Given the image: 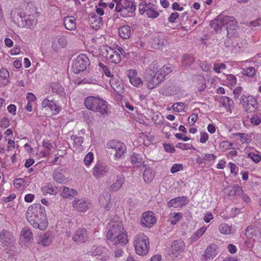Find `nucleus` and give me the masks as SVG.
Wrapping results in <instances>:
<instances>
[{"instance_id":"20","label":"nucleus","mask_w":261,"mask_h":261,"mask_svg":"<svg viewBox=\"0 0 261 261\" xmlns=\"http://www.w3.org/2000/svg\"><path fill=\"white\" fill-rule=\"evenodd\" d=\"M71 139L73 141V149L75 152L80 153L83 150V146L82 144L84 142L83 137H76L75 136H71Z\"/></svg>"},{"instance_id":"29","label":"nucleus","mask_w":261,"mask_h":261,"mask_svg":"<svg viewBox=\"0 0 261 261\" xmlns=\"http://www.w3.org/2000/svg\"><path fill=\"white\" fill-rule=\"evenodd\" d=\"M225 191L230 196H238L243 193L242 188L238 185L233 186H228L225 188Z\"/></svg>"},{"instance_id":"44","label":"nucleus","mask_w":261,"mask_h":261,"mask_svg":"<svg viewBox=\"0 0 261 261\" xmlns=\"http://www.w3.org/2000/svg\"><path fill=\"white\" fill-rule=\"evenodd\" d=\"M154 178V173L151 169H146L143 173V178L145 182H149Z\"/></svg>"},{"instance_id":"51","label":"nucleus","mask_w":261,"mask_h":261,"mask_svg":"<svg viewBox=\"0 0 261 261\" xmlns=\"http://www.w3.org/2000/svg\"><path fill=\"white\" fill-rule=\"evenodd\" d=\"M53 176L54 180L59 183H62L65 179V176L58 171H54Z\"/></svg>"},{"instance_id":"23","label":"nucleus","mask_w":261,"mask_h":261,"mask_svg":"<svg viewBox=\"0 0 261 261\" xmlns=\"http://www.w3.org/2000/svg\"><path fill=\"white\" fill-rule=\"evenodd\" d=\"M137 71L135 69L128 70V77L130 83L134 86L138 87L142 83V80L137 76Z\"/></svg>"},{"instance_id":"8","label":"nucleus","mask_w":261,"mask_h":261,"mask_svg":"<svg viewBox=\"0 0 261 261\" xmlns=\"http://www.w3.org/2000/svg\"><path fill=\"white\" fill-rule=\"evenodd\" d=\"M110 228L107 234V238L109 240L114 239L124 230L123 225L121 221H117L110 223Z\"/></svg>"},{"instance_id":"9","label":"nucleus","mask_w":261,"mask_h":261,"mask_svg":"<svg viewBox=\"0 0 261 261\" xmlns=\"http://www.w3.org/2000/svg\"><path fill=\"white\" fill-rule=\"evenodd\" d=\"M241 102L242 103L244 109L248 113L254 112L257 107L256 99L251 95L248 96L242 95Z\"/></svg>"},{"instance_id":"64","label":"nucleus","mask_w":261,"mask_h":261,"mask_svg":"<svg viewBox=\"0 0 261 261\" xmlns=\"http://www.w3.org/2000/svg\"><path fill=\"white\" fill-rule=\"evenodd\" d=\"M200 135V142L201 143H205L208 140L209 138L208 134L204 132H201Z\"/></svg>"},{"instance_id":"22","label":"nucleus","mask_w":261,"mask_h":261,"mask_svg":"<svg viewBox=\"0 0 261 261\" xmlns=\"http://www.w3.org/2000/svg\"><path fill=\"white\" fill-rule=\"evenodd\" d=\"M187 197H178L170 200L168 202L169 207H181L187 203Z\"/></svg>"},{"instance_id":"19","label":"nucleus","mask_w":261,"mask_h":261,"mask_svg":"<svg viewBox=\"0 0 261 261\" xmlns=\"http://www.w3.org/2000/svg\"><path fill=\"white\" fill-rule=\"evenodd\" d=\"M67 45L66 38L63 35H58L53 42L52 47L54 50H57L59 48L64 47Z\"/></svg>"},{"instance_id":"38","label":"nucleus","mask_w":261,"mask_h":261,"mask_svg":"<svg viewBox=\"0 0 261 261\" xmlns=\"http://www.w3.org/2000/svg\"><path fill=\"white\" fill-rule=\"evenodd\" d=\"M171 71L170 67L163 66L155 71V74L157 76L162 77V81H163L165 76Z\"/></svg>"},{"instance_id":"42","label":"nucleus","mask_w":261,"mask_h":261,"mask_svg":"<svg viewBox=\"0 0 261 261\" xmlns=\"http://www.w3.org/2000/svg\"><path fill=\"white\" fill-rule=\"evenodd\" d=\"M257 234V229L256 227L249 226L245 231V235L248 238H253Z\"/></svg>"},{"instance_id":"53","label":"nucleus","mask_w":261,"mask_h":261,"mask_svg":"<svg viewBox=\"0 0 261 261\" xmlns=\"http://www.w3.org/2000/svg\"><path fill=\"white\" fill-rule=\"evenodd\" d=\"M21 235L24 238L28 239V240H30L33 238V234L31 230L27 227H24L22 229Z\"/></svg>"},{"instance_id":"43","label":"nucleus","mask_w":261,"mask_h":261,"mask_svg":"<svg viewBox=\"0 0 261 261\" xmlns=\"http://www.w3.org/2000/svg\"><path fill=\"white\" fill-rule=\"evenodd\" d=\"M131 162L137 166H140L144 163V161L140 154L134 153L131 156Z\"/></svg>"},{"instance_id":"15","label":"nucleus","mask_w":261,"mask_h":261,"mask_svg":"<svg viewBox=\"0 0 261 261\" xmlns=\"http://www.w3.org/2000/svg\"><path fill=\"white\" fill-rule=\"evenodd\" d=\"M88 238V233L87 230L84 228H79L75 232L72 236V240L76 242L83 243Z\"/></svg>"},{"instance_id":"55","label":"nucleus","mask_w":261,"mask_h":261,"mask_svg":"<svg viewBox=\"0 0 261 261\" xmlns=\"http://www.w3.org/2000/svg\"><path fill=\"white\" fill-rule=\"evenodd\" d=\"M152 120L154 121V123L160 125L163 123V117L162 116L161 114L156 113L152 117Z\"/></svg>"},{"instance_id":"11","label":"nucleus","mask_w":261,"mask_h":261,"mask_svg":"<svg viewBox=\"0 0 261 261\" xmlns=\"http://www.w3.org/2000/svg\"><path fill=\"white\" fill-rule=\"evenodd\" d=\"M156 219L152 212L147 211L143 213L141 219L142 226L150 228L155 223Z\"/></svg>"},{"instance_id":"49","label":"nucleus","mask_w":261,"mask_h":261,"mask_svg":"<svg viewBox=\"0 0 261 261\" xmlns=\"http://www.w3.org/2000/svg\"><path fill=\"white\" fill-rule=\"evenodd\" d=\"M233 143L227 141H222L219 145V148L223 151H225L228 149L233 148L232 147Z\"/></svg>"},{"instance_id":"17","label":"nucleus","mask_w":261,"mask_h":261,"mask_svg":"<svg viewBox=\"0 0 261 261\" xmlns=\"http://www.w3.org/2000/svg\"><path fill=\"white\" fill-rule=\"evenodd\" d=\"M218 247L215 244H210L205 249L204 254L202 255V259L207 260L212 259L217 254Z\"/></svg>"},{"instance_id":"32","label":"nucleus","mask_w":261,"mask_h":261,"mask_svg":"<svg viewBox=\"0 0 261 261\" xmlns=\"http://www.w3.org/2000/svg\"><path fill=\"white\" fill-rule=\"evenodd\" d=\"M113 50L114 49L109 46H103L100 48V54L106 60L109 61L111 55L113 53Z\"/></svg>"},{"instance_id":"30","label":"nucleus","mask_w":261,"mask_h":261,"mask_svg":"<svg viewBox=\"0 0 261 261\" xmlns=\"http://www.w3.org/2000/svg\"><path fill=\"white\" fill-rule=\"evenodd\" d=\"M52 242V236L50 232H46L40 236V240L38 241V243L43 246H48Z\"/></svg>"},{"instance_id":"56","label":"nucleus","mask_w":261,"mask_h":261,"mask_svg":"<svg viewBox=\"0 0 261 261\" xmlns=\"http://www.w3.org/2000/svg\"><path fill=\"white\" fill-rule=\"evenodd\" d=\"M146 15L148 16V17L152 18H155L159 16V13L156 11V8L155 7V6L154 5L153 7L150 9V10H149Z\"/></svg>"},{"instance_id":"26","label":"nucleus","mask_w":261,"mask_h":261,"mask_svg":"<svg viewBox=\"0 0 261 261\" xmlns=\"http://www.w3.org/2000/svg\"><path fill=\"white\" fill-rule=\"evenodd\" d=\"M89 22L91 27L95 30L98 29L102 24L101 17L96 15H93L90 17Z\"/></svg>"},{"instance_id":"25","label":"nucleus","mask_w":261,"mask_h":261,"mask_svg":"<svg viewBox=\"0 0 261 261\" xmlns=\"http://www.w3.org/2000/svg\"><path fill=\"white\" fill-rule=\"evenodd\" d=\"M116 237L114 239H110L115 245H124L128 242L127 233L125 231L121 232L118 235H116Z\"/></svg>"},{"instance_id":"12","label":"nucleus","mask_w":261,"mask_h":261,"mask_svg":"<svg viewBox=\"0 0 261 261\" xmlns=\"http://www.w3.org/2000/svg\"><path fill=\"white\" fill-rule=\"evenodd\" d=\"M148 72L147 74L145 76V81L147 82V87L148 89H152L155 88L162 81V77L157 76L154 74L152 75L154 73L153 70H150Z\"/></svg>"},{"instance_id":"2","label":"nucleus","mask_w":261,"mask_h":261,"mask_svg":"<svg viewBox=\"0 0 261 261\" xmlns=\"http://www.w3.org/2000/svg\"><path fill=\"white\" fill-rule=\"evenodd\" d=\"M85 107L94 112L101 115L108 113V102L99 98L94 96L87 97L84 100Z\"/></svg>"},{"instance_id":"28","label":"nucleus","mask_w":261,"mask_h":261,"mask_svg":"<svg viewBox=\"0 0 261 261\" xmlns=\"http://www.w3.org/2000/svg\"><path fill=\"white\" fill-rule=\"evenodd\" d=\"M118 33L121 38L127 39L130 37L132 34L130 27L126 25L121 26L119 29Z\"/></svg>"},{"instance_id":"40","label":"nucleus","mask_w":261,"mask_h":261,"mask_svg":"<svg viewBox=\"0 0 261 261\" xmlns=\"http://www.w3.org/2000/svg\"><path fill=\"white\" fill-rule=\"evenodd\" d=\"M247 46V42L245 40L239 39L234 45V48L237 52L243 51Z\"/></svg>"},{"instance_id":"54","label":"nucleus","mask_w":261,"mask_h":261,"mask_svg":"<svg viewBox=\"0 0 261 261\" xmlns=\"http://www.w3.org/2000/svg\"><path fill=\"white\" fill-rule=\"evenodd\" d=\"M94 155L93 153L90 152L84 158V162L85 165L88 167L92 163L93 161Z\"/></svg>"},{"instance_id":"46","label":"nucleus","mask_w":261,"mask_h":261,"mask_svg":"<svg viewBox=\"0 0 261 261\" xmlns=\"http://www.w3.org/2000/svg\"><path fill=\"white\" fill-rule=\"evenodd\" d=\"M237 23L235 24L234 26L227 25L226 27V29L227 32V37L231 38L235 37L237 34V31L236 30Z\"/></svg>"},{"instance_id":"27","label":"nucleus","mask_w":261,"mask_h":261,"mask_svg":"<svg viewBox=\"0 0 261 261\" xmlns=\"http://www.w3.org/2000/svg\"><path fill=\"white\" fill-rule=\"evenodd\" d=\"M9 72L5 68L0 69V86H6L9 83Z\"/></svg>"},{"instance_id":"7","label":"nucleus","mask_w":261,"mask_h":261,"mask_svg":"<svg viewBox=\"0 0 261 261\" xmlns=\"http://www.w3.org/2000/svg\"><path fill=\"white\" fill-rule=\"evenodd\" d=\"M109 171V167L106 163L98 161L93 167L92 173L95 178L99 179L107 175Z\"/></svg>"},{"instance_id":"61","label":"nucleus","mask_w":261,"mask_h":261,"mask_svg":"<svg viewBox=\"0 0 261 261\" xmlns=\"http://www.w3.org/2000/svg\"><path fill=\"white\" fill-rule=\"evenodd\" d=\"M14 185L17 189L23 187L24 185V180L22 178H18L14 180Z\"/></svg>"},{"instance_id":"24","label":"nucleus","mask_w":261,"mask_h":261,"mask_svg":"<svg viewBox=\"0 0 261 261\" xmlns=\"http://www.w3.org/2000/svg\"><path fill=\"white\" fill-rule=\"evenodd\" d=\"M63 23L66 29L68 30L73 31L76 28L75 18L73 16L64 17L63 18Z\"/></svg>"},{"instance_id":"33","label":"nucleus","mask_w":261,"mask_h":261,"mask_svg":"<svg viewBox=\"0 0 261 261\" xmlns=\"http://www.w3.org/2000/svg\"><path fill=\"white\" fill-rule=\"evenodd\" d=\"M110 83L112 88L116 92H121L123 90V86L121 84L120 80L116 78H114L113 77L110 80Z\"/></svg>"},{"instance_id":"37","label":"nucleus","mask_w":261,"mask_h":261,"mask_svg":"<svg viewBox=\"0 0 261 261\" xmlns=\"http://www.w3.org/2000/svg\"><path fill=\"white\" fill-rule=\"evenodd\" d=\"M233 136H238L240 141L243 144H248L251 141V136L249 134L243 133H237L232 134Z\"/></svg>"},{"instance_id":"16","label":"nucleus","mask_w":261,"mask_h":261,"mask_svg":"<svg viewBox=\"0 0 261 261\" xmlns=\"http://www.w3.org/2000/svg\"><path fill=\"white\" fill-rule=\"evenodd\" d=\"M185 248V244L182 240H176L174 241L171 245V251L172 253L176 257L184 250Z\"/></svg>"},{"instance_id":"63","label":"nucleus","mask_w":261,"mask_h":261,"mask_svg":"<svg viewBox=\"0 0 261 261\" xmlns=\"http://www.w3.org/2000/svg\"><path fill=\"white\" fill-rule=\"evenodd\" d=\"M198 119V115L196 114H192L188 118V123L190 126L194 125L195 122Z\"/></svg>"},{"instance_id":"21","label":"nucleus","mask_w":261,"mask_h":261,"mask_svg":"<svg viewBox=\"0 0 261 261\" xmlns=\"http://www.w3.org/2000/svg\"><path fill=\"white\" fill-rule=\"evenodd\" d=\"M168 45V41L163 36H158L153 39L152 45L153 47L163 49Z\"/></svg>"},{"instance_id":"59","label":"nucleus","mask_w":261,"mask_h":261,"mask_svg":"<svg viewBox=\"0 0 261 261\" xmlns=\"http://www.w3.org/2000/svg\"><path fill=\"white\" fill-rule=\"evenodd\" d=\"M173 217L170 220V222L175 225L181 218V214L180 213H173Z\"/></svg>"},{"instance_id":"45","label":"nucleus","mask_w":261,"mask_h":261,"mask_svg":"<svg viewBox=\"0 0 261 261\" xmlns=\"http://www.w3.org/2000/svg\"><path fill=\"white\" fill-rule=\"evenodd\" d=\"M219 230L221 233L224 234H230L232 233V227L225 223L221 224L219 226Z\"/></svg>"},{"instance_id":"10","label":"nucleus","mask_w":261,"mask_h":261,"mask_svg":"<svg viewBox=\"0 0 261 261\" xmlns=\"http://www.w3.org/2000/svg\"><path fill=\"white\" fill-rule=\"evenodd\" d=\"M0 241L4 246H13L15 242V239L12 233L5 229L0 232Z\"/></svg>"},{"instance_id":"35","label":"nucleus","mask_w":261,"mask_h":261,"mask_svg":"<svg viewBox=\"0 0 261 261\" xmlns=\"http://www.w3.org/2000/svg\"><path fill=\"white\" fill-rule=\"evenodd\" d=\"M123 50L122 48L120 47L119 51L113 50V53H112L109 59V62L115 64L119 63L121 60V56L120 53Z\"/></svg>"},{"instance_id":"1","label":"nucleus","mask_w":261,"mask_h":261,"mask_svg":"<svg viewBox=\"0 0 261 261\" xmlns=\"http://www.w3.org/2000/svg\"><path fill=\"white\" fill-rule=\"evenodd\" d=\"M26 217L29 222L34 228L44 230L47 226L48 221L45 210L40 203H34L29 206Z\"/></svg>"},{"instance_id":"14","label":"nucleus","mask_w":261,"mask_h":261,"mask_svg":"<svg viewBox=\"0 0 261 261\" xmlns=\"http://www.w3.org/2000/svg\"><path fill=\"white\" fill-rule=\"evenodd\" d=\"M89 204L85 199H75L72 202V206L75 211L84 212L89 208Z\"/></svg>"},{"instance_id":"57","label":"nucleus","mask_w":261,"mask_h":261,"mask_svg":"<svg viewBox=\"0 0 261 261\" xmlns=\"http://www.w3.org/2000/svg\"><path fill=\"white\" fill-rule=\"evenodd\" d=\"M250 122L254 125H259L261 122V116H259L256 114L253 115L250 118Z\"/></svg>"},{"instance_id":"39","label":"nucleus","mask_w":261,"mask_h":261,"mask_svg":"<svg viewBox=\"0 0 261 261\" xmlns=\"http://www.w3.org/2000/svg\"><path fill=\"white\" fill-rule=\"evenodd\" d=\"M206 230V227L205 226H202L200 229H198L196 232H195L192 236H191L190 239L192 242H194L196 241L198 239H199L205 232Z\"/></svg>"},{"instance_id":"58","label":"nucleus","mask_w":261,"mask_h":261,"mask_svg":"<svg viewBox=\"0 0 261 261\" xmlns=\"http://www.w3.org/2000/svg\"><path fill=\"white\" fill-rule=\"evenodd\" d=\"M183 170V165L181 164H174L170 169V172L172 173H176Z\"/></svg>"},{"instance_id":"13","label":"nucleus","mask_w":261,"mask_h":261,"mask_svg":"<svg viewBox=\"0 0 261 261\" xmlns=\"http://www.w3.org/2000/svg\"><path fill=\"white\" fill-rule=\"evenodd\" d=\"M91 254L94 256H98V258L102 261L107 260L109 258L108 250L102 246H94Z\"/></svg>"},{"instance_id":"60","label":"nucleus","mask_w":261,"mask_h":261,"mask_svg":"<svg viewBox=\"0 0 261 261\" xmlns=\"http://www.w3.org/2000/svg\"><path fill=\"white\" fill-rule=\"evenodd\" d=\"M226 68V65L224 63L215 64L214 65V70L217 73H220L222 70Z\"/></svg>"},{"instance_id":"50","label":"nucleus","mask_w":261,"mask_h":261,"mask_svg":"<svg viewBox=\"0 0 261 261\" xmlns=\"http://www.w3.org/2000/svg\"><path fill=\"white\" fill-rule=\"evenodd\" d=\"M220 102L226 109L229 108L233 103L232 100L226 96L221 97Z\"/></svg>"},{"instance_id":"31","label":"nucleus","mask_w":261,"mask_h":261,"mask_svg":"<svg viewBox=\"0 0 261 261\" xmlns=\"http://www.w3.org/2000/svg\"><path fill=\"white\" fill-rule=\"evenodd\" d=\"M154 5V4L146 1L141 2L138 6L139 13L141 15L144 14L145 13L147 14L150 10V9L153 7Z\"/></svg>"},{"instance_id":"62","label":"nucleus","mask_w":261,"mask_h":261,"mask_svg":"<svg viewBox=\"0 0 261 261\" xmlns=\"http://www.w3.org/2000/svg\"><path fill=\"white\" fill-rule=\"evenodd\" d=\"M242 92V88L241 87H237L233 91V99L234 100L237 99L241 95Z\"/></svg>"},{"instance_id":"18","label":"nucleus","mask_w":261,"mask_h":261,"mask_svg":"<svg viewBox=\"0 0 261 261\" xmlns=\"http://www.w3.org/2000/svg\"><path fill=\"white\" fill-rule=\"evenodd\" d=\"M125 181V177L123 175H118L116 179L113 181L110 186V190L111 191L116 192L121 189Z\"/></svg>"},{"instance_id":"5","label":"nucleus","mask_w":261,"mask_h":261,"mask_svg":"<svg viewBox=\"0 0 261 261\" xmlns=\"http://www.w3.org/2000/svg\"><path fill=\"white\" fill-rule=\"evenodd\" d=\"M237 23L236 19L232 16L220 15L211 22V25L216 32H218L223 27H226L227 25L234 26Z\"/></svg>"},{"instance_id":"4","label":"nucleus","mask_w":261,"mask_h":261,"mask_svg":"<svg viewBox=\"0 0 261 261\" xmlns=\"http://www.w3.org/2000/svg\"><path fill=\"white\" fill-rule=\"evenodd\" d=\"M136 253L139 255H145L148 252L149 249V238L143 233H138L133 242Z\"/></svg>"},{"instance_id":"48","label":"nucleus","mask_w":261,"mask_h":261,"mask_svg":"<svg viewBox=\"0 0 261 261\" xmlns=\"http://www.w3.org/2000/svg\"><path fill=\"white\" fill-rule=\"evenodd\" d=\"M242 74L249 77H253L255 75L256 71L254 67H250L242 69Z\"/></svg>"},{"instance_id":"6","label":"nucleus","mask_w":261,"mask_h":261,"mask_svg":"<svg viewBox=\"0 0 261 261\" xmlns=\"http://www.w3.org/2000/svg\"><path fill=\"white\" fill-rule=\"evenodd\" d=\"M90 65V61L87 56L85 54H81L74 60L72 70L75 73H79L84 71Z\"/></svg>"},{"instance_id":"36","label":"nucleus","mask_w":261,"mask_h":261,"mask_svg":"<svg viewBox=\"0 0 261 261\" xmlns=\"http://www.w3.org/2000/svg\"><path fill=\"white\" fill-rule=\"evenodd\" d=\"M61 195L63 197L66 198H71L77 195L76 190L73 189H70L68 187H64Z\"/></svg>"},{"instance_id":"47","label":"nucleus","mask_w":261,"mask_h":261,"mask_svg":"<svg viewBox=\"0 0 261 261\" xmlns=\"http://www.w3.org/2000/svg\"><path fill=\"white\" fill-rule=\"evenodd\" d=\"M194 60L193 56L185 55L182 59V65L185 67L189 66L194 62Z\"/></svg>"},{"instance_id":"41","label":"nucleus","mask_w":261,"mask_h":261,"mask_svg":"<svg viewBox=\"0 0 261 261\" xmlns=\"http://www.w3.org/2000/svg\"><path fill=\"white\" fill-rule=\"evenodd\" d=\"M123 6H124V9L130 13H133L136 9V6L135 4L129 0H125Z\"/></svg>"},{"instance_id":"34","label":"nucleus","mask_w":261,"mask_h":261,"mask_svg":"<svg viewBox=\"0 0 261 261\" xmlns=\"http://www.w3.org/2000/svg\"><path fill=\"white\" fill-rule=\"evenodd\" d=\"M41 191L44 195L47 194L55 195L59 192V190L57 187L51 185H47L41 188Z\"/></svg>"},{"instance_id":"3","label":"nucleus","mask_w":261,"mask_h":261,"mask_svg":"<svg viewBox=\"0 0 261 261\" xmlns=\"http://www.w3.org/2000/svg\"><path fill=\"white\" fill-rule=\"evenodd\" d=\"M108 152L115 161L120 160L126 151L125 145L122 142L112 140L107 144Z\"/></svg>"},{"instance_id":"52","label":"nucleus","mask_w":261,"mask_h":261,"mask_svg":"<svg viewBox=\"0 0 261 261\" xmlns=\"http://www.w3.org/2000/svg\"><path fill=\"white\" fill-rule=\"evenodd\" d=\"M172 108L175 112H180L185 110V105L182 102H176L173 105Z\"/></svg>"}]
</instances>
